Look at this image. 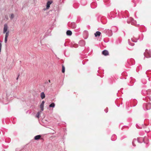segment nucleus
Returning <instances> with one entry per match:
<instances>
[{
    "instance_id": "obj_4",
    "label": "nucleus",
    "mask_w": 151,
    "mask_h": 151,
    "mask_svg": "<svg viewBox=\"0 0 151 151\" xmlns=\"http://www.w3.org/2000/svg\"><path fill=\"white\" fill-rule=\"evenodd\" d=\"M150 53L151 52L150 51H149L148 52V50L146 49L145 50V52L144 53V55L147 58L151 57Z\"/></svg>"
},
{
    "instance_id": "obj_16",
    "label": "nucleus",
    "mask_w": 151,
    "mask_h": 151,
    "mask_svg": "<svg viewBox=\"0 0 151 151\" xmlns=\"http://www.w3.org/2000/svg\"><path fill=\"white\" fill-rule=\"evenodd\" d=\"M55 105L54 103H52L49 105L50 107L54 108L55 106Z\"/></svg>"
},
{
    "instance_id": "obj_14",
    "label": "nucleus",
    "mask_w": 151,
    "mask_h": 151,
    "mask_svg": "<svg viewBox=\"0 0 151 151\" xmlns=\"http://www.w3.org/2000/svg\"><path fill=\"white\" fill-rule=\"evenodd\" d=\"M41 137V136L40 135H37L35 137L34 139L35 140H38Z\"/></svg>"
},
{
    "instance_id": "obj_20",
    "label": "nucleus",
    "mask_w": 151,
    "mask_h": 151,
    "mask_svg": "<svg viewBox=\"0 0 151 151\" xmlns=\"http://www.w3.org/2000/svg\"><path fill=\"white\" fill-rule=\"evenodd\" d=\"M41 112V111H39L37 114L36 116L37 117L39 118V116Z\"/></svg>"
},
{
    "instance_id": "obj_30",
    "label": "nucleus",
    "mask_w": 151,
    "mask_h": 151,
    "mask_svg": "<svg viewBox=\"0 0 151 151\" xmlns=\"http://www.w3.org/2000/svg\"><path fill=\"white\" fill-rule=\"evenodd\" d=\"M46 9H44V10H45Z\"/></svg>"
},
{
    "instance_id": "obj_21",
    "label": "nucleus",
    "mask_w": 151,
    "mask_h": 151,
    "mask_svg": "<svg viewBox=\"0 0 151 151\" xmlns=\"http://www.w3.org/2000/svg\"><path fill=\"white\" fill-rule=\"evenodd\" d=\"M62 71L63 73H64L65 71V67L63 65H62Z\"/></svg>"
},
{
    "instance_id": "obj_22",
    "label": "nucleus",
    "mask_w": 151,
    "mask_h": 151,
    "mask_svg": "<svg viewBox=\"0 0 151 151\" xmlns=\"http://www.w3.org/2000/svg\"><path fill=\"white\" fill-rule=\"evenodd\" d=\"M9 31H8L7 32H6L5 33H6L5 36V37H8L9 36Z\"/></svg>"
},
{
    "instance_id": "obj_11",
    "label": "nucleus",
    "mask_w": 151,
    "mask_h": 151,
    "mask_svg": "<svg viewBox=\"0 0 151 151\" xmlns=\"http://www.w3.org/2000/svg\"><path fill=\"white\" fill-rule=\"evenodd\" d=\"M141 139L143 140V142L145 143H148V139H147V137H145L144 138H142Z\"/></svg>"
},
{
    "instance_id": "obj_6",
    "label": "nucleus",
    "mask_w": 151,
    "mask_h": 151,
    "mask_svg": "<svg viewBox=\"0 0 151 151\" xmlns=\"http://www.w3.org/2000/svg\"><path fill=\"white\" fill-rule=\"evenodd\" d=\"M52 3V1H47L46 4V9H49V7H50V5Z\"/></svg>"
},
{
    "instance_id": "obj_10",
    "label": "nucleus",
    "mask_w": 151,
    "mask_h": 151,
    "mask_svg": "<svg viewBox=\"0 0 151 151\" xmlns=\"http://www.w3.org/2000/svg\"><path fill=\"white\" fill-rule=\"evenodd\" d=\"M102 54L105 56L109 55V52L108 51L105 50L102 52Z\"/></svg>"
},
{
    "instance_id": "obj_29",
    "label": "nucleus",
    "mask_w": 151,
    "mask_h": 151,
    "mask_svg": "<svg viewBox=\"0 0 151 151\" xmlns=\"http://www.w3.org/2000/svg\"><path fill=\"white\" fill-rule=\"evenodd\" d=\"M64 46H66V45H65V43H64Z\"/></svg>"
},
{
    "instance_id": "obj_2",
    "label": "nucleus",
    "mask_w": 151,
    "mask_h": 151,
    "mask_svg": "<svg viewBox=\"0 0 151 151\" xmlns=\"http://www.w3.org/2000/svg\"><path fill=\"white\" fill-rule=\"evenodd\" d=\"M137 40L135 39L134 38H132L131 40L129 39L128 40V42L129 45L131 46H133L134 45V44L133 43V42H137Z\"/></svg>"
},
{
    "instance_id": "obj_8",
    "label": "nucleus",
    "mask_w": 151,
    "mask_h": 151,
    "mask_svg": "<svg viewBox=\"0 0 151 151\" xmlns=\"http://www.w3.org/2000/svg\"><path fill=\"white\" fill-rule=\"evenodd\" d=\"M8 29V26L7 24H5L4 25V29H3V33H5L7 31Z\"/></svg>"
},
{
    "instance_id": "obj_26",
    "label": "nucleus",
    "mask_w": 151,
    "mask_h": 151,
    "mask_svg": "<svg viewBox=\"0 0 151 151\" xmlns=\"http://www.w3.org/2000/svg\"><path fill=\"white\" fill-rule=\"evenodd\" d=\"M48 82H49V83H50V80H49L48 81V82H45V83H48Z\"/></svg>"
},
{
    "instance_id": "obj_17",
    "label": "nucleus",
    "mask_w": 151,
    "mask_h": 151,
    "mask_svg": "<svg viewBox=\"0 0 151 151\" xmlns=\"http://www.w3.org/2000/svg\"><path fill=\"white\" fill-rule=\"evenodd\" d=\"M44 105L42 104H41L40 105V108L41 109V110L42 111H43V110H44Z\"/></svg>"
},
{
    "instance_id": "obj_1",
    "label": "nucleus",
    "mask_w": 151,
    "mask_h": 151,
    "mask_svg": "<svg viewBox=\"0 0 151 151\" xmlns=\"http://www.w3.org/2000/svg\"><path fill=\"white\" fill-rule=\"evenodd\" d=\"M143 108L144 110H148L151 108V104L148 103L144 104L143 105Z\"/></svg>"
},
{
    "instance_id": "obj_9",
    "label": "nucleus",
    "mask_w": 151,
    "mask_h": 151,
    "mask_svg": "<svg viewBox=\"0 0 151 151\" xmlns=\"http://www.w3.org/2000/svg\"><path fill=\"white\" fill-rule=\"evenodd\" d=\"M70 26L73 29H75L76 27V23L74 22H72L70 24Z\"/></svg>"
},
{
    "instance_id": "obj_25",
    "label": "nucleus",
    "mask_w": 151,
    "mask_h": 151,
    "mask_svg": "<svg viewBox=\"0 0 151 151\" xmlns=\"http://www.w3.org/2000/svg\"><path fill=\"white\" fill-rule=\"evenodd\" d=\"M104 111L106 112V113H107V112H108V109H105Z\"/></svg>"
},
{
    "instance_id": "obj_13",
    "label": "nucleus",
    "mask_w": 151,
    "mask_h": 151,
    "mask_svg": "<svg viewBox=\"0 0 151 151\" xmlns=\"http://www.w3.org/2000/svg\"><path fill=\"white\" fill-rule=\"evenodd\" d=\"M72 32L70 30H68L66 32V34L67 35L70 36L72 35Z\"/></svg>"
},
{
    "instance_id": "obj_19",
    "label": "nucleus",
    "mask_w": 151,
    "mask_h": 151,
    "mask_svg": "<svg viewBox=\"0 0 151 151\" xmlns=\"http://www.w3.org/2000/svg\"><path fill=\"white\" fill-rule=\"evenodd\" d=\"M14 17V15L13 14H11L10 16V18L12 20Z\"/></svg>"
},
{
    "instance_id": "obj_24",
    "label": "nucleus",
    "mask_w": 151,
    "mask_h": 151,
    "mask_svg": "<svg viewBox=\"0 0 151 151\" xmlns=\"http://www.w3.org/2000/svg\"><path fill=\"white\" fill-rule=\"evenodd\" d=\"M45 103V101H42L41 103V104L44 105V104Z\"/></svg>"
},
{
    "instance_id": "obj_3",
    "label": "nucleus",
    "mask_w": 151,
    "mask_h": 151,
    "mask_svg": "<svg viewBox=\"0 0 151 151\" xmlns=\"http://www.w3.org/2000/svg\"><path fill=\"white\" fill-rule=\"evenodd\" d=\"M128 23H131L132 24L135 25L136 24V21L134 20L132 18L130 17L128 19L127 21Z\"/></svg>"
},
{
    "instance_id": "obj_15",
    "label": "nucleus",
    "mask_w": 151,
    "mask_h": 151,
    "mask_svg": "<svg viewBox=\"0 0 151 151\" xmlns=\"http://www.w3.org/2000/svg\"><path fill=\"white\" fill-rule=\"evenodd\" d=\"M40 96L42 99H43L45 98V93L43 92H42L41 93Z\"/></svg>"
},
{
    "instance_id": "obj_18",
    "label": "nucleus",
    "mask_w": 151,
    "mask_h": 151,
    "mask_svg": "<svg viewBox=\"0 0 151 151\" xmlns=\"http://www.w3.org/2000/svg\"><path fill=\"white\" fill-rule=\"evenodd\" d=\"M116 139V136L115 135H114L112 136L111 139L112 141L115 140Z\"/></svg>"
},
{
    "instance_id": "obj_5",
    "label": "nucleus",
    "mask_w": 151,
    "mask_h": 151,
    "mask_svg": "<svg viewBox=\"0 0 151 151\" xmlns=\"http://www.w3.org/2000/svg\"><path fill=\"white\" fill-rule=\"evenodd\" d=\"M104 33H106L108 36H111L112 35V32L111 30L109 29H106L104 31Z\"/></svg>"
},
{
    "instance_id": "obj_28",
    "label": "nucleus",
    "mask_w": 151,
    "mask_h": 151,
    "mask_svg": "<svg viewBox=\"0 0 151 151\" xmlns=\"http://www.w3.org/2000/svg\"><path fill=\"white\" fill-rule=\"evenodd\" d=\"M5 18H6V19H8V18L7 17L6 18L5 17Z\"/></svg>"
},
{
    "instance_id": "obj_27",
    "label": "nucleus",
    "mask_w": 151,
    "mask_h": 151,
    "mask_svg": "<svg viewBox=\"0 0 151 151\" xmlns=\"http://www.w3.org/2000/svg\"><path fill=\"white\" fill-rule=\"evenodd\" d=\"M19 75L18 76H17V78H16V79H17V80H18V78H19Z\"/></svg>"
},
{
    "instance_id": "obj_12",
    "label": "nucleus",
    "mask_w": 151,
    "mask_h": 151,
    "mask_svg": "<svg viewBox=\"0 0 151 151\" xmlns=\"http://www.w3.org/2000/svg\"><path fill=\"white\" fill-rule=\"evenodd\" d=\"M101 34V32L99 31L96 32L94 34L95 36L96 37H99Z\"/></svg>"
},
{
    "instance_id": "obj_23",
    "label": "nucleus",
    "mask_w": 151,
    "mask_h": 151,
    "mask_svg": "<svg viewBox=\"0 0 151 151\" xmlns=\"http://www.w3.org/2000/svg\"><path fill=\"white\" fill-rule=\"evenodd\" d=\"M7 38L8 37H5V43H6L7 42Z\"/></svg>"
},
{
    "instance_id": "obj_7",
    "label": "nucleus",
    "mask_w": 151,
    "mask_h": 151,
    "mask_svg": "<svg viewBox=\"0 0 151 151\" xmlns=\"http://www.w3.org/2000/svg\"><path fill=\"white\" fill-rule=\"evenodd\" d=\"M137 142H139V139L138 138L137 139V140L135 139H134L133 140L132 142V144L133 146H134V147L136 145L135 144V143H137Z\"/></svg>"
}]
</instances>
